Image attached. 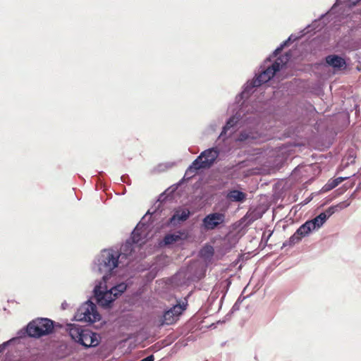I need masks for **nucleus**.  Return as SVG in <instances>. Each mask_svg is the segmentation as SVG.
I'll list each match as a JSON object with an SVG mask.
<instances>
[{"label": "nucleus", "instance_id": "nucleus-44", "mask_svg": "<svg viewBox=\"0 0 361 361\" xmlns=\"http://www.w3.org/2000/svg\"><path fill=\"white\" fill-rule=\"evenodd\" d=\"M357 191L356 190H355L353 191V192L350 195V199H354V198H355V197H356V193H357Z\"/></svg>", "mask_w": 361, "mask_h": 361}, {"label": "nucleus", "instance_id": "nucleus-35", "mask_svg": "<svg viewBox=\"0 0 361 361\" xmlns=\"http://www.w3.org/2000/svg\"><path fill=\"white\" fill-rule=\"evenodd\" d=\"M350 204V202H349L348 200H345V201H343L340 203H338V205L340 207V209H343L345 208H347L348 207H349Z\"/></svg>", "mask_w": 361, "mask_h": 361}, {"label": "nucleus", "instance_id": "nucleus-33", "mask_svg": "<svg viewBox=\"0 0 361 361\" xmlns=\"http://www.w3.org/2000/svg\"><path fill=\"white\" fill-rule=\"evenodd\" d=\"M235 312L236 311H233V308L231 307L230 311L225 315L224 318L222 320L218 321L217 323H225L227 321H229L231 319L233 313Z\"/></svg>", "mask_w": 361, "mask_h": 361}, {"label": "nucleus", "instance_id": "nucleus-1", "mask_svg": "<svg viewBox=\"0 0 361 361\" xmlns=\"http://www.w3.org/2000/svg\"><path fill=\"white\" fill-rule=\"evenodd\" d=\"M284 66L281 56L271 61L269 56L259 66L252 80H247L242 90L235 97V108L222 126L220 137L226 136L227 132L239 126V131L235 137V142L241 145H259L267 141V130L262 119L272 114L275 109L269 102H255L247 103L248 98L259 87L271 80Z\"/></svg>", "mask_w": 361, "mask_h": 361}, {"label": "nucleus", "instance_id": "nucleus-29", "mask_svg": "<svg viewBox=\"0 0 361 361\" xmlns=\"http://www.w3.org/2000/svg\"><path fill=\"white\" fill-rule=\"evenodd\" d=\"M247 297H242V295H240L232 307L233 311H238L241 303Z\"/></svg>", "mask_w": 361, "mask_h": 361}, {"label": "nucleus", "instance_id": "nucleus-34", "mask_svg": "<svg viewBox=\"0 0 361 361\" xmlns=\"http://www.w3.org/2000/svg\"><path fill=\"white\" fill-rule=\"evenodd\" d=\"M120 178H121V180L123 183H125L127 185H130L131 184V181H130V177H129V176L128 174L122 175Z\"/></svg>", "mask_w": 361, "mask_h": 361}, {"label": "nucleus", "instance_id": "nucleus-30", "mask_svg": "<svg viewBox=\"0 0 361 361\" xmlns=\"http://www.w3.org/2000/svg\"><path fill=\"white\" fill-rule=\"evenodd\" d=\"M273 231H269V233L267 235H266V233H264L262 237L260 245L263 243V247H264L267 245V242L272 235Z\"/></svg>", "mask_w": 361, "mask_h": 361}, {"label": "nucleus", "instance_id": "nucleus-18", "mask_svg": "<svg viewBox=\"0 0 361 361\" xmlns=\"http://www.w3.org/2000/svg\"><path fill=\"white\" fill-rule=\"evenodd\" d=\"M247 194L240 190L231 189L228 191L226 198L230 202L243 203L247 200Z\"/></svg>", "mask_w": 361, "mask_h": 361}, {"label": "nucleus", "instance_id": "nucleus-10", "mask_svg": "<svg viewBox=\"0 0 361 361\" xmlns=\"http://www.w3.org/2000/svg\"><path fill=\"white\" fill-rule=\"evenodd\" d=\"M324 64L336 71H345L350 65V59L339 54H329L324 59Z\"/></svg>", "mask_w": 361, "mask_h": 361}, {"label": "nucleus", "instance_id": "nucleus-45", "mask_svg": "<svg viewBox=\"0 0 361 361\" xmlns=\"http://www.w3.org/2000/svg\"><path fill=\"white\" fill-rule=\"evenodd\" d=\"M312 200V197H307V199H305L303 202V205L309 203L310 201Z\"/></svg>", "mask_w": 361, "mask_h": 361}, {"label": "nucleus", "instance_id": "nucleus-6", "mask_svg": "<svg viewBox=\"0 0 361 361\" xmlns=\"http://www.w3.org/2000/svg\"><path fill=\"white\" fill-rule=\"evenodd\" d=\"M107 281L103 280H96L95 286L92 290V294L95 298L97 304L102 308H111L115 297H113L107 287Z\"/></svg>", "mask_w": 361, "mask_h": 361}, {"label": "nucleus", "instance_id": "nucleus-15", "mask_svg": "<svg viewBox=\"0 0 361 361\" xmlns=\"http://www.w3.org/2000/svg\"><path fill=\"white\" fill-rule=\"evenodd\" d=\"M87 329L82 328L80 325L70 323L67 324L66 331L71 340L78 343L79 341L82 342L83 333Z\"/></svg>", "mask_w": 361, "mask_h": 361}, {"label": "nucleus", "instance_id": "nucleus-16", "mask_svg": "<svg viewBox=\"0 0 361 361\" xmlns=\"http://www.w3.org/2000/svg\"><path fill=\"white\" fill-rule=\"evenodd\" d=\"M185 237V231L179 230L174 233L166 234L164 237L159 241V244L160 246H169L180 240L184 239Z\"/></svg>", "mask_w": 361, "mask_h": 361}, {"label": "nucleus", "instance_id": "nucleus-48", "mask_svg": "<svg viewBox=\"0 0 361 361\" xmlns=\"http://www.w3.org/2000/svg\"><path fill=\"white\" fill-rule=\"evenodd\" d=\"M179 186H180V185H176V183L173 185H172V188H173V190L172 191H174V190H177Z\"/></svg>", "mask_w": 361, "mask_h": 361}, {"label": "nucleus", "instance_id": "nucleus-3", "mask_svg": "<svg viewBox=\"0 0 361 361\" xmlns=\"http://www.w3.org/2000/svg\"><path fill=\"white\" fill-rule=\"evenodd\" d=\"M121 252L114 248H105L95 256L92 270L98 274H103L100 280L109 281L116 274V269L120 264L119 258Z\"/></svg>", "mask_w": 361, "mask_h": 361}, {"label": "nucleus", "instance_id": "nucleus-2", "mask_svg": "<svg viewBox=\"0 0 361 361\" xmlns=\"http://www.w3.org/2000/svg\"><path fill=\"white\" fill-rule=\"evenodd\" d=\"M63 325L49 318L37 317L29 322L25 326L19 329L16 336L0 344V354L2 353L11 343L17 340L23 338L39 339L44 336L54 334Z\"/></svg>", "mask_w": 361, "mask_h": 361}, {"label": "nucleus", "instance_id": "nucleus-19", "mask_svg": "<svg viewBox=\"0 0 361 361\" xmlns=\"http://www.w3.org/2000/svg\"><path fill=\"white\" fill-rule=\"evenodd\" d=\"M187 307L188 300L186 298H185L184 300L178 299L176 300V303L173 305L169 309V310H171L173 315L178 319L180 316L186 310Z\"/></svg>", "mask_w": 361, "mask_h": 361}, {"label": "nucleus", "instance_id": "nucleus-20", "mask_svg": "<svg viewBox=\"0 0 361 361\" xmlns=\"http://www.w3.org/2000/svg\"><path fill=\"white\" fill-rule=\"evenodd\" d=\"M348 178H350V176H345V177L340 176V177L336 178L334 179L331 178L322 188L320 192H329V191L331 190L332 189L335 188L336 187H337L339 184H341L342 182H343L344 180H345Z\"/></svg>", "mask_w": 361, "mask_h": 361}, {"label": "nucleus", "instance_id": "nucleus-14", "mask_svg": "<svg viewBox=\"0 0 361 361\" xmlns=\"http://www.w3.org/2000/svg\"><path fill=\"white\" fill-rule=\"evenodd\" d=\"M361 0H336L333 6L331 7V8L327 11V13L322 14L318 20H320L321 25H323V23H326L327 24L329 21L326 22V18L329 15L336 13V10L338 6H340L343 4H345L346 6L349 7H353L357 5V4Z\"/></svg>", "mask_w": 361, "mask_h": 361}, {"label": "nucleus", "instance_id": "nucleus-21", "mask_svg": "<svg viewBox=\"0 0 361 361\" xmlns=\"http://www.w3.org/2000/svg\"><path fill=\"white\" fill-rule=\"evenodd\" d=\"M178 320L176 317L173 315L171 310L166 309L162 313V316L160 319L161 325H171Z\"/></svg>", "mask_w": 361, "mask_h": 361}, {"label": "nucleus", "instance_id": "nucleus-26", "mask_svg": "<svg viewBox=\"0 0 361 361\" xmlns=\"http://www.w3.org/2000/svg\"><path fill=\"white\" fill-rule=\"evenodd\" d=\"M214 254V247L208 244L204 245L200 251V255L204 259H211Z\"/></svg>", "mask_w": 361, "mask_h": 361}, {"label": "nucleus", "instance_id": "nucleus-41", "mask_svg": "<svg viewBox=\"0 0 361 361\" xmlns=\"http://www.w3.org/2000/svg\"><path fill=\"white\" fill-rule=\"evenodd\" d=\"M185 183V176H184L178 183H176V185H180V186Z\"/></svg>", "mask_w": 361, "mask_h": 361}, {"label": "nucleus", "instance_id": "nucleus-46", "mask_svg": "<svg viewBox=\"0 0 361 361\" xmlns=\"http://www.w3.org/2000/svg\"><path fill=\"white\" fill-rule=\"evenodd\" d=\"M179 186H180V185H176V183L173 185H172V188H173V190L172 191H174V190H177Z\"/></svg>", "mask_w": 361, "mask_h": 361}, {"label": "nucleus", "instance_id": "nucleus-37", "mask_svg": "<svg viewBox=\"0 0 361 361\" xmlns=\"http://www.w3.org/2000/svg\"><path fill=\"white\" fill-rule=\"evenodd\" d=\"M345 192V188H343L342 186L340 187L339 188H338L337 190H336L334 191V192L336 193V195L337 196H339V195H341L342 194H343L344 192Z\"/></svg>", "mask_w": 361, "mask_h": 361}, {"label": "nucleus", "instance_id": "nucleus-28", "mask_svg": "<svg viewBox=\"0 0 361 361\" xmlns=\"http://www.w3.org/2000/svg\"><path fill=\"white\" fill-rule=\"evenodd\" d=\"M55 355L59 359H62L68 355L67 345L64 344L59 345L55 351Z\"/></svg>", "mask_w": 361, "mask_h": 361}, {"label": "nucleus", "instance_id": "nucleus-36", "mask_svg": "<svg viewBox=\"0 0 361 361\" xmlns=\"http://www.w3.org/2000/svg\"><path fill=\"white\" fill-rule=\"evenodd\" d=\"M355 182H350V183H345L342 185L343 188H345V190L347 191L349 188H351L354 186Z\"/></svg>", "mask_w": 361, "mask_h": 361}, {"label": "nucleus", "instance_id": "nucleus-31", "mask_svg": "<svg viewBox=\"0 0 361 361\" xmlns=\"http://www.w3.org/2000/svg\"><path fill=\"white\" fill-rule=\"evenodd\" d=\"M334 214H335V212L334 211V208L330 206L325 211L321 212V214H324L326 219V221H327L330 216H331Z\"/></svg>", "mask_w": 361, "mask_h": 361}, {"label": "nucleus", "instance_id": "nucleus-17", "mask_svg": "<svg viewBox=\"0 0 361 361\" xmlns=\"http://www.w3.org/2000/svg\"><path fill=\"white\" fill-rule=\"evenodd\" d=\"M161 267L158 265H155L152 267L149 271L143 276L142 279L141 287L139 288L142 289L141 293L143 290L149 286L154 279L157 276L159 271L161 270Z\"/></svg>", "mask_w": 361, "mask_h": 361}, {"label": "nucleus", "instance_id": "nucleus-7", "mask_svg": "<svg viewBox=\"0 0 361 361\" xmlns=\"http://www.w3.org/2000/svg\"><path fill=\"white\" fill-rule=\"evenodd\" d=\"M326 25V23H323V25H321L320 20L318 19H315L311 24L307 25V27L300 31V35L298 36L294 34H291L286 40L281 42L272 52L270 55L272 57H276L280 53L283 51V49L286 47H288L291 45L294 42L299 40L302 37H303L307 33L310 31H313L314 32L320 31L324 26Z\"/></svg>", "mask_w": 361, "mask_h": 361}, {"label": "nucleus", "instance_id": "nucleus-32", "mask_svg": "<svg viewBox=\"0 0 361 361\" xmlns=\"http://www.w3.org/2000/svg\"><path fill=\"white\" fill-rule=\"evenodd\" d=\"M235 312L236 311H233V308L231 307L230 311L225 315L224 318L222 320L218 321L217 323H225L227 321H229L231 319L233 313Z\"/></svg>", "mask_w": 361, "mask_h": 361}, {"label": "nucleus", "instance_id": "nucleus-22", "mask_svg": "<svg viewBox=\"0 0 361 361\" xmlns=\"http://www.w3.org/2000/svg\"><path fill=\"white\" fill-rule=\"evenodd\" d=\"M165 193H166V191L159 195L158 200H157L158 202H159V204H158V206L152 212H151L150 209H149L147 212V213L145 214V215H150V217L152 218V215H160L161 214V213L163 211V207L161 206V204L163 202H166V200H167V197Z\"/></svg>", "mask_w": 361, "mask_h": 361}, {"label": "nucleus", "instance_id": "nucleus-25", "mask_svg": "<svg viewBox=\"0 0 361 361\" xmlns=\"http://www.w3.org/2000/svg\"><path fill=\"white\" fill-rule=\"evenodd\" d=\"M135 245L130 240L128 239L124 245L121 247V255H124L125 257H128L131 255L135 252Z\"/></svg>", "mask_w": 361, "mask_h": 361}, {"label": "nucleus", "instance_id": "nucleus-8", "mask_svg": "<svg viewBox=\"0 0 361 361\" xmlns=\"http://www.w3.org/2000/svg\"><path fill=\"white\" fill-rule=\"evenodd\" d=\"M225 224L226 214L221 212H214L204 216L200 224V229L205 232L220 229L225 226Z\"/></svg>", "mask_w": 361, "mask_h": 361}, {"label": "nucleus", "instance_id": "nucleus-47", "mask_svg": "<svg viewBox=\"0 0 361 361\" xmlns=\"http://www.w3.org/2000/svg\"><path fill=\"white\" fill-rule=\"evenodd\" d=\"M179 186H180V185H176V183L173 185H172V188H173V190L172 191H174V190H177Z\"/></svg>", "mask_w": 361, "mask_h": 361}, {"label": "nucleus", "instance_id": "nucleus-23", "mask_svg": "<svg viewBox=\"0 0 361 361\" xmlns=\"http://www.w3.org/2000/svg\"><path fill=\"white\" fill-rule=\"evenodd\" d=\"M127 285L126 283L121 282L115 284L111 288H109L111 294L113 297H115V300L121 295L126 290Z\"/></svg>", "mask_w": 361, "mask_h": 361}, {"label": "nucleus", "instance_id": "nucleus-11", "mask_svg": "<svg viewBox=\"0 0 361 361\" xmlns=\"http://www.w3.org/2000/svg\"><path fill=\"white\" fill-rule=\"evenodd\" d=\"M145 214L142 216L141 221L137 224V226L132 231L130 240L135 245H138L139 243H142L143 240L146 235V234L143 233L144 230H147L150 225L153 223L154 219H152L151 217L149 219V222H143L142 220L145 217Z\"/></svg>", "mask_w": 361, "mask_h": 361}, {"label": "nucleus", "instance_id": "nucleus-43", "mask_svg": "<svg viewBox=\"0 0 361 361\" xmlns=\"http://www.w3.org/2000/svg\"><path fill=\"white\" fill-rule=\"evenodd\" d=\"M285 56L286 57L287 59H290V57L292 56V54L290 51H287L286 54H285Z\"/></svg>", "mask_w": 361, "mask_h": 361}, {"label": "nucleus", "instance_id": "nucleus-42", "mask_svg": "<svg viewBox=\"0 0 361 361\" xmlns=\"http://www.w3.org/2000/svg\"><path fill=\"white\" fill-rule=\"evenodd\" d=\"M190 173H186V172L185 173L184 176H185V183L188 182L192 178V176H188Z\"/></svg>", "mask_w": 361, "mask_h": 361}, {"label": "nucleus", "instance_id": "nucleus-50", "mask_svg": "<svg viewBox=\"0 0 361 361\" xmlns=\"http://www.w3.org/2000/svg\"><path fill=\"white\" fill-rule=\"evenodd\" d=\"M357 71H360L361 69L360 68H357Z\"/></svg>", "mask_w": 361, "mask_h": 361}, {"label": "nucleus", "instance_id": "nucleus-9", "mask_svg": "<svg viewBox=\"0 0 361 361\" xmlns=\"http://www.w3.org/2000/svg\"><path fill=\"white\" fill-rule=\"evenodd\" d=\"M315 231L311 226L310 223L307 220L305 223L299 226L295 232L288 238L283 243L282 248L289 246L292 247L296 243L300 242L302 238L308 236L312 231Z\"/></svg>", "mask_w": 361, "mask_h": 361}, {"label": "nucleus", "instance_id": "nucleus-5", "mask_svg": "<svg viewBox=\"0 0 361 361\" xmlns=\"http://www.w3.org/2000/svg\"><path fill=\"white\" fill-rule=\"evenodd\" d=\"M102 319L96 305L88 299L78 310L73 316V320L93 324Z\"/></svg>", "mask_w": 361, "mask_h": 361}, {"label": "nucleus", "instance_id": "nucleus-27", "mask_svg": "<svg viewBox=\"0 0 361 361\" xmlns=\"http://www.w3.org/2000/svg\"><path fill=\"white\" fill-rule=\"evenodd\" d=\"M231 285V281L229 279H227L224 281V289L222 290L224 292V293L218 303L219 304L218 311H219L220 309L221 308V306L223 305L226 293L228 292Z\"/></svg>", "mask_w": 361, "mask_h": 361}, {"label": "nucleus", "instance_id": "nucleus-12", "mask_svg": "<svg viewBox=\"0 0 361 361\" xmlns=\"http://www.w3.org/2000/svg\"><path fill=\"white\" fill-rule=\"evenodd\" d=\"M83 335L82 342L79 341L78 344L82 346L85 350L96 348L101 343L102 336L97 332H94L91 329H87Z\"/></svg>", "mask_w": 361, "mask_h": 361}, {"label": "nucleus", "instance_id": "nucleus-38", "mask_svg": "<svg viewBox=\"0 0 361 361\" xmlns=\"http://www.w3.org/2000/svg\"><path fill=\"white\" fill-rule=\"evenodd\" d=\"M217 297L211 295L209 296L208 300L210 302L211 305H214V302L216 300Z\"/></svg>", "mask_w": 361, "mask_h": 361}, {"label": "nucleus", "instance_id": "nucleus-13", "mask_svg": "<svg viewBox=\"0 0 361 361\" xmlns=\"http://www.w3.org/2000/svg\"><path fill=\"white\" fill-rule=\"evenodd\" d=\"M193 212L186 207H178L174 210L173 215L168 219L166 225L169 226H177L188 220Z\"/></svg>", "mask_w": 361, "mask_h": 361}, {"label": "nucleus", "instance_id": "nucleus-4", "mask_svg": "<svg viewBox=\"0 0 361 361\" xmlns=\"http://www.w3.org/2000/svg\"><path fill=\"white\" fill-rule=\"evenodd\" d=\"M219 155L216 147H210L202 152L186 169V173H197L201 169H210Z\"/></svg>", "mask_w": 361, "mask_h": 361}, {"label": "nucleus", "instance_id": "nucleus-24", "mask_svg": "<svg viewBox=\"0 0 361 361\" xmlns=\"http://www.w3.org/2000/svg\"><path fill=\"white\" fill-rule=\"evenodd\" d=\"M308 221L310 223L311 226L315 231L319 230L320 228L323 226V225L326 223V219L324 214H318L314 218L308 219Z\"/></svg>", "mask_w": 361, "mask_h": 361}, {"label": "nucleus", "instance_id": "nucleus-39", "mask_svg": "<svg viewBox=\"0 0 361 361\" xmlns=\"http://www.w3.org/2000/svg\"><path fill=\"white\" fill-rule=\"evenodd\" d=\"M68 304L66 302V301H63L61 303V310H65L68 308Z\"/></svg>", "mask_w": 361, "mask_h": 361}, {"label": "nucleus", "instance_id": "nucleus-49", "mask_svg": "<svg viewBox=\"0 0 361 361\" xmlns=\"http://www.w3.org/2000/svg\"><path fill=\"white\" fill-rule=\"evenodd\" d=\"M355 190L358 192L361 190V182L358 184V185L356 187Z\"/></svg>", "mask_w": 361, "mask_h": 361}, {"label": "nucleus", "instance_id": "nucleus-40", "mask_svg": "<svg viewBox=\"0 0 361 361\" xmlns=\"http://www.w3.org/2000/svg\"><path fill=\"white\" fill-rule=\"evenodd\" d=\"M331 207L334 208V211L335 212V213L341 210V209H340L341 207H339L338 204H335V205H331Z\"/></svg>", "mask_w": 361, "mask_h": 361}]
</instances>
